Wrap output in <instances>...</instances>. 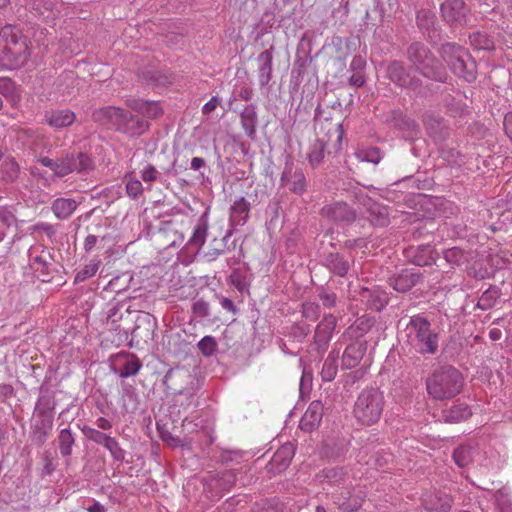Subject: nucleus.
Here are the masks:
<instances>
[{
	"label": "nucleus",
	"mask_w": 512,
	"mask_h": 512,
	"mask_svg": "<svg viewBox=\"0 0 512 512\" xmlns=\"http://www.w3.org/2000/svg\"><path fill=\"white\" fill-rule=\"evenodd\" d=\"M28 40L21 31L6 25L0 31V65L7 70L22 67L29 59Z\"/></svg>",
	"instance_id": "nucleus-1"
},
{
	"label": "nucleus",
	"mask_w": 512,
	"mask_h": 512,
	"mask_svg": "<svg viewBox=\"0 0 512 512\" xmlns=\"http://www.w3.org/2000/svg\"><path fill=\"white\" fill-rule=\"evenodd\" d=\"M426 386L428 394L434 399H451L462 390L463 377L454 367H443L427 379Z\"/></svg>",
	"instance_id": "nucleus-2"
},
{
	"label": "nucleus",
	"mask_w": 512,
	"mask_h": 512,
	"mask_svg": "<svg viewBox=\"0 0 512 512\" xmlns=\"http://www.w3.org/2000/svg\"><path fill=\"white\" fill-rule=\"evenodd\" d=\"M385 407V397L378 388H366L358 395L353 409L356 420L363 425L377 423Z\"/></svg>",
	"instance_id": "nucleus-3"
},
{
	"label": "nucleus",
	"mask_w": 512,
	"mask_h": 512,
	"mask_svg": "<svg viewBox=\"0 0 512 512\" xmlns=\"http://www.w3.org/2000/svg\"><path fill=\"white\" fill-rule=\"evenodd\" d=\"M409 345L421 354H434L438 348V335L431 330L427 319L414 316L406 327Z\"/></svg>",
	"instance_id": "nucleus-4"
},
{
	"label": "nucleus",
	"mask_w": 512,
	"mask_h": 512,
	"mask_svg": "<svg viewBox=\"0 0 512 512\" xmlns=\"http://www.w3.org/2000/svg\"><path fill=\"white\" fill-rule=\"evenodd\" d=\"M441 55L452 72L459 78L469 83L476 79L475 63L466 49L447 43L442 46Z\"/></svg>",
	"instance_id": "nucleus-5"
},
{
	"label": "nucleus",
	"mask_w": 512,
	"mask_h": 512,
	"mask_svg": "<svg viewBox=\"0 0 512 512\" xmlns=\"http://www.w3.org/2000/svg\"><path fill=\"white\" fill-rule=\"evenodd\" d=\"M407 54L410 62L424 77L439 82L446 81L447 75L444 68L435 60L423 44H411Z\"/></svg>",
	"instance_id": "nucleus-6"
},
{
	"label": "nucleus",
	"mask_w": 512,
	"mask_h": 512,
	"mask_svg": "<svg viewBox=\"0 0 512 512\" xmlns=\"http://www.w3.org/2000/svg\"><path fill=\"white\" fill-rule=\"evenodd\" d=\"M31 269L43 282L48 281L53 270V258L48 250L41 246H33L28 250Z\"/></svg>",
	"instance_id": "nucleus-7"
},
{
	"label": "nucleus",
	"mask_w": 512,
	"mask_h": 512,
	"mask_svg": "<svg viewBox=\"0 0 512 512\" xmlns=\"http://www.w3.org/2000/svg\"><path fill=\"white\" fill-rule=\"evenodd\" d=\"M441 14L448 24L462 26L467 23L469 9L462 0H445L441 4Z\"/></svg>",
	"instance_id": "nucleus-8"
},
{
	"label": "nucleus",
	"mask_w": 512,
	"mask_h": 512,
	"mask_svg": "<svg viewBox=\"0 0 512 512\" xmlns=\"http://www.w3.org/2000/svg\"><path fill=\"white\" fill-rule=\"evenodd\" d=\"M483 455L478 441L474 439L468 440L466 443L459 445L453 452V459L459 467H467L472 463L481 461Z\"/></svg>",
	"instance_id": "nucleus-9"
},
{
	"label": "nucleus",
	"mask_w": 512,
	"mask_h": 512,
	"mask_svg": "<svg viewBox=\"0 0 512 512\" xmlns=\"http://www.w3.org/2000/svg\"><path fill=\"white\" fill-rule=\"evenodd\" d=\"M250 202L244 197L235 199L230 207L229 211V225L230 230L227 232L225 238L230 237L233 233V229L237 226H243L246 224L250 213Z\"/></svg>",
	"instance_id": "nucleus-10"
},
{
	"label": "nucleus",
	"mask_w": 512,
	"mask_h": 512,
	"mask_svg": "<svg viewBox=\"0 0 512 512\" xmlns=\"http://www.w3.org/2000/svg\"><path fill=\"white\" fill-rule=\"evenodd\" d=\"M124 110L114 106H107L93 111L92 118L95 122L107 126L114 127L118 130L123 120Z\"/></svg>",
	"instance_id": "nucleus-11"
},
{
	"label": "nucleus",
	"mask_w": 512,
	"mask_h": 512,
	"mask_svg": "<svg viewBox=\"0 0 512 512\" xmlns=\"http://www.w3.org/2000/svg\"><path fill=\"white\" fill-rule=\"evenodd\" d=\"M387 75L392 82L400 87L415 88L418 86V79L407 72L399 61H394L387 67Z\"/></svg>",
	"instance_id": "nucleus-12"
},
{
	"label": "nucleus",
	"mask_w": 512,
	"mask_h": 512,
	"mask_svg": "<svg viewBox=\"0 0 512 512\" xmlns=\"http://www.w3.org/2000/svg\"><path fill=\"white\" fill-rule=\"evenodd\" d=\"M322 216L335 222H351L356 213L344 202H334L322 208Z\"/></svg>",
	"instance_id": "nucleus-13"
},
{
	"label": "nucleus",
	"mask_w": 512,
	"mask_h": 512,
	"mask_svg": "<svg viewBox=\"0 0 512 512\" xmlns=\"http://www.w3.org/2000/svg\"><path fill=\"white\" fill-rule=\"evenodd\" d=\"M337 319L332 314L325 315L321 322L316 326L314 333V342L321 348L325 349L332 338L336 328Z\"/></svg>",
	"instance_id": "nucleus-14"
},
{
	"label": "nucleus",
	"mask_w": 512,
	"mask_h": 512,
	"mask_svg": "<svg viewBox=\"0 0 512 512\" xmlns=\"http://www.w3.org/2000/svg\"><path fill=\"white\" fill-rule=\"evenodd\" d=\"M422 512H449L452 507V499L449 495L440 492L426 494L422 500Z\"/></svg>",
	"instance_id": "nucleus-15"
},
{
	"label": "nucleus",
	"mask_w": 512,
	"mask_h": 512,
	"mask_svg": "<svg viewBox=\"0 0 512 512\" xmlns=\"http://www.w3.org/2000/svg\"><path fill=\"white\" fill-rule=\"evenodd\" d=\"M419 280V275L414 268L404 269L389 278V285L397 292L409 291Z\"/></svg>",
	"instance_id": "nucleus-16"
},
{
	"label": "nucleus",
	"mask_w": 512,
	"mask_h": 512,
	"mask_svg": "<svg viewBox=\"0 0 512 512\" xmlns=\"http://www.w3.org/2000/svg\"><path fill=\"white\" fill-rule=\"evenodd\" d=\"M423 123L428 133L435 139L442 140L449 135L445 120L435 113L426 112L423 115Z\"/></svg>",
	"instance_id": "nucleus-17"
},
{
	"label": "nucleus",
	"mask_w": 512,
	"mask_h": 512,
	"mask_svg": "<svg viewBox=\"0 0 512 512\" xmlns=\"http://www.w3.org/2000/svg\"><path fill=\"white\" fill-rule=\"evenodd\" d=\"M323 416V404L321 401H312L300 420V428L304 431H312L321 422Z\"/></svg>",
	"instance_id": "nucleus-18"
},
{
	"label": "nucleus",
	"mask_w": 512,
	"mask_h": 512,
	"mask_svg": "<svg viewBox=\"0 0 512 512\" xmlns=\"http://www.w3.org/2000/svg\"><path fill=\"white\" fill-rule=\"evenodd\" d=\"M366 349V343L362 341H355L347 346L342 355L343 368L352 369L356 367L362 360Z\"/></svg>",
	"instance_id": "nucleus-19"
},
{
	"label": "nucleus",
	"mask_w": 512,
	"mask_h": 512,
	"mask_svg": "<svg viewBox=\"0 0 512 512\" xmlns=\"http://www.w3.org/2000/svg\"><path fill=\"white\" fill-rule=\"evenodd\" d=\"M148 129V122L124 111L123 120L118 127L121 131L130 136H137L143 134Z\"/></svg>",
	"instance_id": "nucleus-20"
},
{
	"label": "nucleus",
	"mask_w": 512,
	"mask_h": 512,
	"mask_svg": "<svg viewBox=\"0 0 512 512\" xmlns=\"http://www.w3.org/2000/svg\"><path fill=\"white\" fill-rule=\"evenodd\" d=\"M294 456V447L291 443L282 445L273 455L269 466L271 471L282 472L285 470Z\"/></svg>",
	"instance_id": "nucleus-21"
},
{
	"label": "nucleus",
	"mask_w": 512,
	"mask_h": 512,
	"mask_svg": "<svg viewBox=\"0 0 512 512\" xmlns=\"http://www.w3.org/2000/svg\"><path fill=\"white\" fill-rule=\"evenodd\" d=\"M208 234V221L205 215H203L194 227L193 233L187 242V246L198 253L204 245Z\"/></svg>",
	"instance_id": "nucleus-22"
},
{
	"label": "nucleus",
	"mask_w": 512,
	"mask_h": 512,
	"mask_svg": "<svg viewBox=\"0 0 512 512\" xmlns=\"http://www.w3.org/2000/svg\"><path fill=\"white\" fill-rule=\"evenodd\" d=\"M75 114L71 110H56L46 113V122L54 128H64L70 126L75 121Z\"/></svg>",
	"instance_id": "nucleus-23"
},
{
	"label": "nucleus",
	"mask_w": 512,
	"mask_h": 512,
	"mask_svg": "<svg viewBox=\"0 0 512 512\" xmlns=\"http://www.w3.org/2000/svg\"><path fill=\"white\" fill-rule=\"evenodd\" d=\"M21 169L17 161L7 157L0 165V179L5 183H14L21 177Z\"/></svg>",
	"instance_id": "nucleus-24"
},
{
	"label": "nucleus",
	"mask_w": 512,
	"mask_h": 512,
	"mask_svg": "<svg viewBox=\"0 0 512 512\" xmlns=\"http://www.w3.org/2000/svg\"><path fill=\"white\" fill-rule=\"evenodd\" d=\"M69 160L71 161V173L76 172L79 174H87L94 169V162L92 158L82 152L68 153Z\"/></svg>",
	"instance_id": "nucleus-25"
},
{
	"label": "nucleus",
	"mask_w": 512,
	"mask_h": 512,
	"mask_svg": "<svg viewBox=\"0 0 512 512\" xmlns=\"http://www.w3.org/2000/svg\"><path fill=\"white\" fill-rule=\"evenodd\" d=\"M240 118L245 134L250 138H254L257 124L256 107L254 105H247L241 112Z\"/></svg>",
	"instance_id": "nucleus-26"
},
{
	"label": "nucleus",
	"mask_w": 512,
	"mask_h": 512,
	"mask_svg": "<svg viewBox=\"0 0 512 512\" xmlns=\"http://www.w3.org/2000/svg\"><path fill=\"white\" fill-rule=\"evenodd\" d=\"M77 208V202L70 198H57L52 203V211L59 219H67Z\"/></svg>",
	"instance_id": "nucleus-27"
},
{
	"label": "nucleus",
	"mask_w": 512,
	"mask_h": 512,
	"mask_svg": "<svg viewBox=\"0 0 512 512\" xmlns=\"http://www.w3.org/2000/svg\"><path fill=\"white\" fill-rule=\"evenodd\" d=\"M334 503L345 512L357 511L361 506V500L358 497H352L351 492L346 488L345 493L334 496Z\"/></svg>",
	"instance_id": "nucleus-28"
},
{
	"label": "nucleus",
	"mask_w": 512,
	"mask_h": 512,
	"mask_svg": "<svg viewBox=\"0 0 512 512\" xmlns=\"http://www.w3.org/2000/svg\"><path fill=\"white\" fill-rule=\"evenodd\" d=\"M272 59L273 56L270 50H264L258 56V60L261 62L259 68V77L262 85L267 84L271 79Z\"/></svg>",
	"instance_id": "nucleus-29"
},
{
	"label": "nucleus",
	"mask_w": 512,
	"mask_h": 512,
	"mask_svg": "<svg viewBox=\"0 0 512 512\" xmlns=\"http://www.w3.org/2000/svg\"><path fill=\"white\" fill-rule=\"evenodd\" d=\"M337 359H338V352L331 351L327 358L325 359L322 370H321V378L325 382L332 381L338 371V365H337Z\"/></svg>",
	"instance_id": "nucleus-30"
},
{
	"label": "nucleus",
	"mask_w": 512,
	"mask_h": 512,
	"mask_svg": "<svg viewBox=\"0 0 512 512\" xmlns=\"http://www.w3.org/2000/svg\"><path fill=\"white\" fill-rule=\"evenodd\" d=\"M369 220L375 226H385L389 223L388 209L378 203H373L369 207Z\"/></svg>",
	"instance_id": "nucleus-31"
},
{
	"label": "nucleus",
	"mask_w": 512,
	"mask_h": 512,
	"mask_svg": "<svg viewBox=\"0 0 512 512\" xmlns=\"http://www.w3.org/2000/svg\"><path fill=\"white\" fill-rule=\"evenodd\" d=\"M131 107L148 118H156L162 113V109L158 102L139 100L134 101Z\"/></svg>",
	"instance_id": "nucleus-32"
},
{
	"label": "nucleus",
	"mask_w": 512,
	"mask_h": 512,
	"mask_svg": "<svg viewBox=\"0 0 512 512\" xmlns=\"http://www.w3.org/2000/svg\"><path fill=\"white\" fill-rule=\"evenodd\" d=\"M471 410L466 404L454 405L446 412L445 419L451 423L467 420L471 416Z\"/></svg>",
	"instance_id": "nucleus-33"
},
{
	"label": "nucleus",
	"mask_w": 512,
	"mask_h": 512,
	"mask_svg": "<svg viewBox=\"0 0 512 512\" xmlns=\"http://www.w3.org/2000/svg\"><path fill=\"white\" fill-rule=\"evenodd\" d=\"M59 450L63 457H68L72 453V447L75 443L73 434L69 428H64L58 436Z\"/></svg>",
	"instance_id": "nucleus-34"
},
{
	"label": "nucleus",
	"mask_w": 512,
	"mask_h": 512,
	"mask_svg": "<svg viewBox=\"0 0 512 512\" xmlns=\"http://www.w3.org/2000/svg\"><path fill=\"white\" fill-rule=\"evenodd\" d=\"M347 473L343 468H329L321 472L320 477L330 485H340L345 482Z\"/></svg>",
	"instance_id": "nucleus-35"
},
{
	"label": "nucleus",
	"mask_w": 512,
	"mask_h": 512,
	"mask_svg": "<svg viewBox=\"0 0 512 512\" xmlns=\"http://www.w3.org/2000/svg\"><path fill=\"white\" fill-rule=\"evenodd\" d=\"M289 190L296 194H303L306 191V179L302 170H296L287 179Z\"/></svg>",
	"instance_id": "nucleus-36"
},
{
	"label": "nucleus",
	"mask_w": 512,
	"mask_h": 512,
	"mask_svg": "<svg viewBox=\"0 0 512 512\" xmlns=\"http://www.w3.org/2000/svg\"><path fill=\"white\" fill-rule=\"evenodd\" d=\"M101 265V260L99 258H93L90 260L88 264H86L82 270L78 271L75 275L74 282L79 283L83 282L88 278L93 277L98 271Z\"/></svg>",
	"instance_id": "nucleus-37"
},
{
	"label": "nucleus",
	"mask_w": 512,
	"mask_h": 512,
	"mask_svg": "<svg viewBox=\"0 0 512 512\" xmlns=\"http://www.w3.org/2000/svg\"><path fill=\"white\" fill-rule=\"evenodd\" d=\"M327 266L333 273L339 276L346 275L349 270V263L340 258L338 254H331L327 258Z\"/></svg>",
	"instance_id": "nucleus-38"
},
{
	"label": "nucleus",
	"mask_w": 512,
	"mask_h": 512,
	"mask_svg": "<svg viewBox=\"0 0 512 512\" xmlns=\"http://www.w3.org/2000/svg\"><path fill=\"white\" fill-rule=\"evenodd\" d=\"M325 155V144L323 141L317 140L312 146L308 154L309 163L313 167L319 166Z\"/></svg>",
	"instance_id": "nucleus-39"
},
{
	"label": "nucleus",
	"mask_w": 512,
	"mask_h": 512,
	"mask_svg": "<svg viewBox=\"0 0 512 512\" xmlns=\"http://www.w3.org/2000/svg\"><path fill=\"white\" fill-rule=\"evenodd\" d=\"M355 156L361 162H369L373 164H378L382 159L380 150L375 147L358 150L355 152Z\"/></svg>",
	"instance_id": "nucleus-40"
},
{
	"label": "nucleus",
	"mask_w": 512,
	"mask_h": 512,
	"mask_svg": "<svg viewBox=\"0 0 512 512\" xmlns=\"http://www.w3.org/2000/svg\"><path fill=\"white\" fill-rule=\"evenodd\" d=\"M141 368L139 359L134 356H128L123 367L121 368L119 375L121 378H128L136 375Z\"/></svg>",
	"instance_id": "nucleus-41"
},
{
	"label": "nucleus",
	"mask_w": 512,
	"mask_h": 512,
	"mask_svg": "<svg viewBox=\"0 0 512 512\" xmlns=\"http://www.w3.org/2000/svg\"><path fill=\"white\" fill-rule=\"evenodd\" d=\"M81 431L88 440H90L98 445H102V446H104V444L110 438L109 434H106V433H104L98 429L92 428L88 425H84L81 428Z\"/></svg>",
	"instance_id": "nucleus-42"
},
{
	"label": "nucleus",
	"mask_w": 512,
	"mask_h": 512,
	"mask_svg": "<svg viewBox=\"0 0 512 512\" xmlns=\"http://www.w3.org/2000/svg\"><path fill=\"white\" fill-rule=\"evenodd\" d=\"M104 447L110 452L115 461L122 462L125 459V451L120 447L116 438L110 436Z\"/></svg>",
	"instance_id": "nucleus-43"
},
{
	"label": "nucleus",
	"mask_w": 512,
	"mask_h": 512,
	"mask_svg": "<svg viewBox=\"0 0 512 512\" xmlns=\"http://www.w3.org/2000/svg\"><path fill=\"white\" fill-rule=\"evenodd\" d=\"M470 41L477 49L490 50L494 47L493 41L486 34L481 32L472 34Z\"/></svg>",
	"instance_id": "nucleus-44"
},
{
	"label": "nucleus",
	"mask_w": 512,
	"mask_h": 512,
	"mask_svg": "<svg viewBox=\"0 0 512 512\" xmlns=\"http://www.w3.org/2000/svg\"><path fill=\"white\" fill-rule=\"evenodd\" d=\"M197 346L204 356L209 357L216 351L217 342L214 337L205 336L198 342Z\"/></svg>",
	"instance_id": "nucleus-45"
},
{
	"label": "nucleus",
	"mask_w": 512,
	"mask_h": 512,
	"mask_svg": "<svg viewBox=\"0 0 512 512\" xmlns=\"http://www.w3.org/2000/svg\"><path fill=\"white\" fill-rule=\"evenodd\" d=\"M302 315L310 321H315L320 315V306L311 301H306L302 304Z\"/></svg>",
	"instance_id": "nucleus-46"
},
{
	"label": "nucleus",
	"mask_w": 512,
	"mask_h": 512,
	"mask_svg": "<svg viewBox=\"0 0 512 512\" xmlns=\"http://www.w3.org/2000/svg\"><path fill=\"white\" fill-rule=\"evenodd\" d=\"M15 223L16 216L13 210L8 207H0V226H3L7 231Z\"/></svg>",
	"instance_id": "nucleus-47"
},
{
	"label": "nucleus",
	"mask_w": 512,
	"mask_h": 512,
	"mask_svg": "<svg viewBox=\"0 0 512 512\" xmlns=\"http://www.w3.org/2000/svg\"><path fill=\"white\" fill-rule=\"evenodd\" d=\"M0 93L7 99H14L16 88L14 82L10 78H0Z\"/></svg>",
	"instance_id": "nucleus-48"
},
{
	"label": "nucleus",
	"mask_w": 512,
	"mask_h": 512,
	"mask_svg": "<svg viewBox=\"0 0 512 512\" xmlns=\"http://www.w3.org/2000/svg\"><path fill=\"white\" fill-rule=\"evenodd\" d=\"M126 193L129 197L135 199L143 193V185L136 178H130L126 183Z\"/></svg>",
	"instance_id": "nucleus-49"
},
{
	"label": "nucleus",
	"mask_w": 512,
	"mask_h": 512,
	"mask_svg": "<svg viewBox=\"0 0 512 512\" xmlns=\"http://www.w3.org/2000/svg\"><path fill=\"white\" fill-rule=\"evenodd\" d=\"M444 258L451 264L459 265L465 259V255L460 248L453 247L444 251Z\"/></svg>",
	"instance_id": "nucleus-50"
},
{
	"label": "nucleus",
	"mask_w": 512,
	"mask_h": 512,
	"mask_svg": "<svg viewBox=\"0 0 512 512\" xmlns=\"http://www.w3.org/2000/svg\"><path fill=\"white\" fill-rule=\"evenodd\" d=\"M71 161L69 160L68 153L61 158L57 159V165H56V176L58 177H64L71 173Z\"/></svg>",
	"instance_id": "nucleus-51"
},
{
	"label": "nucleus",
	"mask_w": 512,
	"mask_h": 512,
	"mask_svg": "<svg viewBox=\"0 0 512 512\" xmlns=\"http://www.w3.org/2000/svg\"><path fill=\"white\" fill-rule=\"evenodd\" d=\"M159 172L151 164H147L141 171V179L144 182H154L158 179Z\"/></svg>",
	"instance_id": "nucleus-52"
},
{
	"label": "nucleus",
	"mask_w": 512,
	"mask_h": 512,
	"mask_svg": "<svg viewBox=\"0 0 512 512\" xmlns=\"http://www.w3.org/2000/svg\"><path fill=\"white\" fill-rule=\"evenodd\" d=\"M230 281L231 283L239 290L244 291L246 288V281L245 278L242 276L239 270H234L230 275Z\"/></svg>",
	"instance_id": "nucleus-53"
},
{
	"label": "nucleus",
	"mask_w": 512,
	"mask_h": 512,
	"mask_svg": "<svg viewBox=\"0 0 512 512\" xmlns=\"http://www.w3.org/2000/svg\"><path fill=\"white\" fill-rule=\"evenodd\" d=\"M319 298L325 308H332L336 304V295L332 292L323 291L319 294Z\"/></svg>",
	"instance_id": "nucleus-54"
},
{
	"label": "nucleus",
	"mask_w": 512,
	"mask_h": 512,
	"mask_svg": "<svg viewBox=\"0 0 512 512\" xmlns=\"http://www.w3.org/2000/svg\"><path fill=\"white\" fill-rule=\"evenodd\" d=\"M193 311L200 317L209 315V304L203 300H198L193 304Z\"/></svg>",
	"instance_id": "nucleus-55"
},
{
	"label": "nucleus",
	"mask_w": 512,
	"mask_h": 512,
	"mask_svg": "<svg viewBox=\"0 0 512 512\" xmlns=\"http://www.w3.org/2000/svg\"><path fill=\"white\" fill-rule=\"evenodd\" d=\"M220 104V99L218 96H213L207 103H205L202 107V113L205 115L213 112Z\"/></svg>",
	"instance_id": "nucleus-56"
},
{
	"label": "nucleus",
	"mask_w": 512,
	"mask_h": 512,
	"mask_svg": "<svg viewBox=\"0 0 512 512\" xmlns=\"http://www.w3.org/2000/svg\"><path fill=\"white\" fill-rule=\"evenodd\" d=\"M495 497L497 505L501 506L502 510H508L510 508L511 501L508 495L504 494L503 492H498Z\"/></svg>",
	"instance_id": "nucleus-57"
},
{
	"label": "nucleus",
	"mask_w": 512,
	"mask_h": 512,
	"mask_svg": "<svg viewBox=\"0 0 512 512\" xmlns=\"http://www.w3.org/2000/svg\"><path fill=\"white\" fill-rule=\"evenodd\" d=\"M121 279L120 276H117L113 279H111L107 285V288L106 289H109L110 291H113V292H116V293H119L121 290H124L126 289V287H128V284H129V281L131 280V276H128L127 277V281H126V284L124 287L122 288H118L117 287V284H118V281Z\"/></svg>",
	"instance_id": "nucleus-58"
},
{
	"label": "nucleus",
	"mask_w": 512,
	"mask_h": 512,
	"mask_svg": "<svg viewBox=\"0 0 512 512\" xmlns=\"http://www.w3.org/2000/svg\"><path fill=\"white\" fill-rule=\"evenodd\" d=\"M94 424L96 425V427L98 429H101V430H104V431L110 430L113 427L112 422L109 419L105 418V417H98L95 420Z\"/></svg>",
	"instance_id": "nucleus-59"
},
{
	"label": "nucleus",
	"mask_w": 512,
	"mask_h": 512,
	"mask_svg": "<svg viewBox=\"0 0 512 512\" xmlns=\"http://www.w3.org/2000/svg\"><path fill=\"white\" fill-rule=\"evenodd\" d=\"M349 82L355 87H361L364 84L365 79L362 73L355 72L350 76Z\"/></svg>",
	"instance_id": "nucleus-60"
},
{
	"label": "nucleus",
	"mask_w": 512,
	"mask_h": 512,
	"mask_svg": "<svg viewBox=\"0 0 512 512\" xmlns=\"http://www.w3.org/2000/svg\"><path fill=\"white\" fill-rule=\"evenodd\" d=\"M97 236L88 235L84 240V249L86 252H91L97 244Z\"/></svg>",
	"instance_id": "nucleus-61"
},
{
	"label": "nucleus",
	"mask_w": 512,
	"mask_h": 512,
	"mask_svg": "<svg viewBox=\"0 0 512 512\" xmlns=\"http://www.w3.org/2000/svg\"><path fill=\"white\" fill-rule=\"evenodd\" d=\"M220 304H221V307L227 311H230L232 312L233 314H236L237 313V309L233 303V301L229 298H226V297H222L220 299Z\"/></svg>",
	"instance_id": "nucleus-62"
},
{
	"label": "nucleus",
	"mask_w": 512,
	"mask_h": 512,
	"mask_svg": "<svg viewBox=\"0 0 512 512\" xmlns=\"http://www.w3.org/2000/svg\"><path fill=\"white\" fill-rule=\"evenodd\" d=\"M43 166L50 168L53 173L56 175V165H57V159H51L49 157H41L38 160Z\"/></svg>",
	"instance_id": "nucleus-63"
},
{
	"label": "nucleus",
	"mask_w": 512,
	"mask_h": 512,
	"mask_svg": "<svg viewBox=\"0 0 512 512\" xmlns=\"http://www.w3.org/2000/svg\"><path fill=\"white\" fill-rule=\"evenodd\" d=\"M88 512H106L105 507L98 501H93L92 505L87 507Z\"/></svg>",
	"instance_id": "nucleus-64"
}]
</instances>
